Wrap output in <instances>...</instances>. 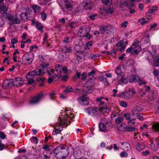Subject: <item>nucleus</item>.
<instances>
[{
	"mask_svg": "<svg viewBox=\"0 0 159 159\" xmlns=\"http://www.w3.org/2000/svg\"><path fill=\"white\" fill-rule=\"evenodd\" d=\"M102 2L103 4L106 5L110 6L112 4V0H102Z\"/></svg>",
	"mask_w": 159,
	"mask_h": 159,
	"instance_id": "nucleus-39",
	"label": "nucleus"
},
{
	"mask_svg": "<svg viewBox=\"0 0 159 159\" xmlns=\"http://www.w3.org/2000/svg\"><path fill=\"white\" fill-rule=\"evenodd\" d=\"M44 96V94L40 93L33 97L30 101V104H35L39 102Z\"/></svg>",
	"mask_w": 159,
	"mask_h": 159,
	"instance_id": "nucleus-8",
	"label": "nucleus"
},
{
	"mask_svg": "<svg viewBox=\"0 0 159 159\" xmlns=\"http://www.w3.org/2000/svg\"><path fill=\"white\" fill-rule=\"evenodd\" d=\"M24 81L22 78L20 77L16 78L15 80L13 81V85L20 86L23 84Z\"/></svg>",
	"mask_w": 159,
	"mask_h": 159,
	"instance_id": "nucleus-19",
	"label": "nucleus"
},
{
	"mask_svg": "<svg viewBox=\"0 0 159 159\" xmlns=\"http://www.w3.org/2000/svg\"><path fill=\"white\" fill-rule=\"evenodd\" d=\"M144 20L145 19L144 18H142L141 19L139 20L138 22H140L142 25H144L146 23V22Z\"/></svg>",
	"mask_w": 159,
	"mask_h": 159,
	"instance_id": "nucleus-62",
	"label": "nucleus"
},
{
	"mask_svg": "<svg viewBox=\"0 0 159 159\" xmlns=\"http://www.w3.org/2000/svg\"><path fill=\"white\" fill-rule=\"evenodd\" d=\"M36 28L42 33L43 32V26L40 22L37 21L36 24L35 25Z\"/></svg>",
	"mask_w": 159,
	"mask_h": 159,
	"instance_id": "nucleus-25",
	"label": "nucleus"
},
{
	"mask_svg": "<svg viewBox=\"0 0 159 159\" xmlns=\"http://www.w3.org/2000/svg\"><path fill=\"white\" fill-rule=\"evenodd\" d=\"M34 55L31 52L25 53L22 57V61L26 65H29L31 64L34 59Z\"/></svg>",
	"mask_w": 159,
	"mask_h": 159,
	"instance_id": "nucleus-4",
	"label": "nucleus"
},
{
	"mask_svg": "<svg viewBox=\"0 0 159 159\" xmlns=\"http://www.w3.org/2000/svg\"><path fill=\"white\" fill-rule=\"evenodd\" d=\"M79 102L80 104L86 105L89 103V99L85 95H83L79 98Z\"/></svg>",
	"mask_w": 159,
	"mask_h": 159,
	"instance_id": "nucleus-15",
	"label": "nucleus"
},
{
	"mask_svg": "<svg viewBox=\"0 0 159 159\" xmlns=\"http://www.w3.org/2000/svg\"><path fill=\"white\" fill-rule=\"evenodd\" d=\"M3 62L4 63H6L7 65H9L10 62L8 61V58L7 57L4 58L3 59Z\"/></svg>",
	"mask_w": 159,
	"mask_h": 159,
	"instance_id": "nucleus-61",
	"label": "nucleus"
},
{
	"mask_svg": "<svg viewBox=\"0 0 159 159\" xmlns=\"http://www.w3.org/2000/svg\"><path fill=\"white\" fill-rule=\"evenodd\" d=\"M121 77V79L118 80V83L119 84H126L127 83V80L123 78L122 76Z\"/></svg>",
	"mask_w": 159,
	"mask_h": 159,
	"instance_id": "nucleus-34",
	"label": "nucleus"
},
{
	"mask_svg": "<svg viewBox=\"0 0 159 159\" xmlns=\"http://www.w3.org/2000/svg\"><path fill=\"white\" fill-rule=\"evenodd\" d=\"M50 97L52 100L54 99L57 97L56 93L54 92H51L50 94Z\"/></svg>",
	"mask_w": 159,
	"mask_h": 159,
	"instance_id": "nucleus-42",
	"label": "nucleus"
},
{
	"mask_svg": "<svg viewBox=\"0 0 159 159\" xmlns=\"http://www.w3.org/2000/svg\"><path fill=\"white\" fill-rule=\"evenodd\" d=\"M31 39H27L25 41L22 40L20 41L21 43H23L24 44L27 43H31Z\"/></svg>",
	"mask_w": 159,
	"mask_h": 159,
	"instance_id": "nucleus-59",
	"label": "nucleus"
},
{
	"mask_svg": "<svg viewBox=\"0 0 159 159\" xmlns=\"http://www.w3.org/2000/svg\"><path fill=\"white\" fill-rule=\"evenodd\" d=\"M100 80L102 81L105 82V84H106L107 85H108L109 84V83L107 81V79L106 78H104V77L102 76L100 77Z\"/></svg>",
	"mask_w": 159,
	"mask_h": 159,
	"instance_id": "nucleus-47",
	"label": "nucleus"
},
{
	"mask_svg": "<svg viewBox=\"0 0 159 159\" xmlns=\"http://www.w3.org/2000/svg\"><path fill=\"white\" fill-rule=\"evenodd\" d=\"M90 30V28L89 26H83L79 30L77 33L78 35L80 37H84L86 33L89 32Z\"/></svg>",
	"mask_w": 159,
	"mask_h": 159,
	"instance_id": "nucleus-9",
	"label": "nucleus"
},
{
	"mask_svg": "<svg viewBox=\"0 0 159 159\" xmlns=\"http://www.w3.org/2000/svg\"><path fill=\"white\" fill-rule=\"evenodd\" d=\"M130 2L129 3H128L127 2H124L123 1H122L121 2V7L125 6L128 7L130 9L129 13L131 14L135 12L134 9V8H132L134 7V5L133 3L132 2Z\"/></svg>",
	"mask_w": 159,
	"mask_h": 159,
	"instance_id": "nucleus-12",
	"label": "nucleus"
},
{
	"mask_svg": "<svg viewBox=\"0 0 159 159\" xmlns=\"http://www.w3.org/2000/svg\"><path fill=\"white\" fill-rule=\"evenodd\" d=\"M133 50L132 51V53L133 54H137L141 50V48L139 45H137V46L133 47Z\"/></svg>",
	"mask_w": 159,
	"mask_h": 159,
	"instance_id": "nucleus-24",
	"label": "nucleus"
},
{
	"mask_svg": "<svg viewBox=\"0 0 159 159\" xmlns=\"http://www.w3.org/2000/svg\"><path fill=\"white\" fill-rule=\"evenodd\" d=\"M86 111L89 115L92 116H96L98 114V109L96 107L88 108L86 109Z\"/></svg>",
	"mask_w": 159,
	"mask_h": 159,
	"instance_id": "nucleus-16",
	"label": "nucleus"
},
{
	"mask_svg": "<svg viewBox=\"0 0 159 159\" xmlns=\"http://www.w3.org/2000/svg\"><path fill=\"white\" fill-rule=\"evenodd\" d=\"M41 14L42 20L45 21L47 18V14L44 12H42Z\"/></svg>",
	"mask_w": 159,
	"mask_h": 159,
	"instance_id": "nucleus-51",
	"label": "nucleus"
},
{
	"mask_svg": "<svg viewBox=\"0 0 159 159\" xmlns=\"http://www.w3.org/2000/svg\"><path fill=\"white\" fill-rule=\"evenodd\" d=\"M18 42V39L16 38H13L11 39V42L12 44H15Z\"/></svg>",
	"mask_w": 159,
	"mask_h": 159,
	"instance_id": "nucleus-58",
	"label": "nucleus"
},
{
	"mask_svg": "<svg viewBox=\"0 0 159 159\" xmlns=\"http://www.w3.org/2000/svg\"><path fill=\"white\" fill-rule=\"evenodd\" d=\"M55 69L57 73L60 74L58 76L60 77L61 74L66 73L67 72V69L66 67L63 66L60 64L57 65L56 66Z\"/></svg>",
	"mask_w": 159,
	"mask_h": 159,
	"instance_id": "nucleus-11",
	"label": "nucleus"
},
{
	"mask_svg": "<svg viewBox=\"0 0 159 159\" xmlns=\"http://www.w3.org/2000/svg\"><path fill=\"white\" fill-rule=\"evenodd\" d=\"M122 148L125 151H128L130 149V145L127 142H124L122 143Z\"/></svg>",
	"mask_w": 159,
	"mask_h": 159,
	"instance_id": "nucleus-26",
	"label": "nucleus"
},
{
	"mask_svg": "<svg viewBox=\"0 0 159 159\" xmlns=\"http://www.w3.org/2000/svg\"><path fill=\"white\" fill-rule=\"evenodd\" d=\"M157 10V7L156 6H154L152 7L149 11V12L153 14Z\"/></svg>",
	"mask_w": 159,
	"mask_h": 159,
	"instance_id": "nucleus-44",
	"label": "nucleus"
},
{
	"mask_svg": "<svg viewBox=\"0 0 159 159\" xmlns=\"http://www.w3.org/2000/svg\"><path fill=\"white\" fill-rule=\"evenodd\" d=\"M150 148L153 151H156L159 146V139L157 138L152 139L151 141Z\"/></svg>",
	"mask_w": 159,
	"mask_h": 159,
	"instance_id": "nucleus-10",
	"label": "nucleus"
},
{
	"mask_svg": "<svg viewBox=\"0 0 159 159\" xmlns=\"http://www.w3.org/2000/svg\"><path fill=\"white\" fill-rule=\"evenodd\" d=\"M64 92L66 93H70L71 92H76L75 91L73 88L70 86H67L66 88L63 91Z\"/></svg>",
	"mask_w": 159,
	"mask_h": 159,
	"instance_id": "nucleus-32",
	"label": "nucleus"
},
{
	"mask_svg": "<svg viewBox=\"0 0 159 159\" xmlns=\"http://www.w3.org/2000/svg\"><path fill=\"white\" fill-rule=\"evenodd\" d=\"M93 45V43L92 41H90L88 42L86 44V46L85 47V49H89L90 48V47H91Z\"/></svg>",
	"mask_w": 159,
	"mask_h": 159,
	"instance_id": "nucleus-41",
	"label": "nucleus"
},
{
	"mask_svg": "<svg viewBox=\"0 0 159 159\" xmlns=\"http://www.w3.org/2000/svg\"><path fill=\"white\" fill-rule=\"evenodd\" d=\"M74 116L73 109H65L64 112L60 115L57 123L54 126V129L52 133V135H55L59 134L63 127H66L70 124Z\"/></svg>",
	"mask_w": 159,
	"mask_h": 159,
	"instance_id": "nucleus-1",
	"label": "nucleus"
},
{
	"mask_svg": "<svg viewBox=\"0 0 159 159\" xmlns=\"http://www.w3.org/2000/svg\"><path fill=\"white\" fill-rule=\"evenodd\" d=\"M148 99L150 101L153 100L155 99L157 97L156 92L155 91H154L150 92L148 95Z\"/></svg>",
	"mask_w": 159,
	"mask_h": 159,
	"instance_id": "nucleus-21",
	"label": "nucleus"
},
{
	"mask_svg": "<svg viewBox=\"0 0 159 159\" xmlns=\"http://www.w3.org/2000/svg\"><path fill=\"white\" fill-rule=\"evenodd\" d=\"M123 121V118L122 117L117 118L116 120V122L117 124H119L121 123Z\"/></svg>",
	"mask_w": 159,
	"mask_h": 159,
	"instance_id": "nucleus-50",
	"label": "nucleus"
},
{
	"mask_svg": "<svg viewBox=\"0 0 159 159\" xmlns=\"http://www.w3.org/2000/svg\"><path fill=\"white\" fill-rule=\"evenodd\" d=\"M152 128L154 130L159 131V123H155L153 124Z\"/></svg>",
	"mask_w": 159,
	"mask_h": 159,
	"instance_id": "nucleus-37",
	"label": "nucleus"
},
{
	"mask_svg": "<svg viewBox=\"0 0 159 159\" xmlns=\"http://www.w3.org/2000/svg\"><path fill=\"white\" fill-rule=\"evenodd\" d=\"M146 53L149 54V55L152 56L153 59V62L154 65L155 66H159V55H152L151 53L149 51L146 52Z\"/></svg>",
	"mask_w": 159,
	"mask_h": 159,
	"instance_id": "nucleus-13",
	"label": "nucleus"
},
{
	"mask_svg": "<svg viewBox=\"0 0 159 159\" xmlns=\"http://www.w3.org/2000/svg\"><path fill=\"white\" fill-rule=\"evenodd\" d=\"M99 56H100L98 54H91L90 55L89 57L90 58L94 59L97 57H99Z\"/></svg>",
	"mask_w": 159,
	"mask_h": 159,
	"instance_id": "nucleus-43",
	"label": "nucleus"
},
{
	"mask_svg": "<svg viewBox=\"0 0 159 159\" xmlns=\"http://www.w3.org/2000/svg\"><path fill=\"white\" fill-rule=\"evenodd\" d=\"M139 80L140 77L139 76H135L134 75H131L129 78V81L130 83L137 81L138 80Z\"/></svg>",
	"mask_w": 159,
	"mask_h": 159,
	"instance_id": "nucleus-23",
	"label": "nucleus"
},
{
	"mask_svg": "<svg viewBox=\"0 0 159 159\" xmlns=\"http://www.w3.org/2000/svg\"><path fill=\"white\" fill-rule=\"evenodd\" d=\"M124 117L127 120V123H129L132 122V120L130 119V114L128 113H126L123 115Z\"/></svg>",
	"mask_w": 159,
	"mask_h": 159,
	"instance_id": "nucleus-29",
	"label": "nucleus"
},
{
	"mask_svg": "<svg viewBox=\"0 0 159 159\" xmlns=\"http://www.w3.org/2000/svg\"><path fill=\"white\" fill-rule=\"evenodd\" d=\"M100 130L102 132L107 131V129L104 124L102 123H100L99 125Z\"/></svg>",
	"mask_w": 159,
	"mask_h": 159,
	"instance_id": "nucleus-28",
	"label": "nucleus"
},
{
	"mask_svg": "<svg viewBox=\"0 0 159 159\" xmlns=\"http://www.w3.org/2000/svg\"><path fill=\"white\" fill-rule=\"evenodd\" d=\"M31 7L34 10L35 13H39L40 10V7L38 5H32Z\"/></svg>",
	"mask_w": 159,
	"mask_h": 159,
	"instance_id": "nucleus-30",
	"label": "nucleus"
},
{
	"mask_svg": "<svg viewBox=\"0 0 159 159\" xmlns=\"http://www.w3.org/2000/svg\"><path fill=\"white\" fill-rule=\"evenodd\" d=\"M121 157H126L128 156L127 153L125 152H122L120 154Z\"/></svg>",
	"mask_w": 159,
	"mask_h": 159,
	"instance_id": "nucleus-63",
	"label": "nucleus"
},
{
	"mask_svg": "<svg viewBox=\"0 0 159 159\" xmlns=\"http://www.w3.org/2000/svg\"><path fill=\"white\" fill-rule=\"evenodd\" d=\"M69 39L70 38L69 37H66L64 38V39L62 40V41L64 43H68L70 42L69 41Z\"/></svg>",
	"mask_w": 159,
	"mask_h": 159,
	"instance_id": "nucleus-64",
	"label": "nucleus"
},
{
	"mask_svg": "<svg viewBox=\"0 0 159 159\" xmlns=\"http://www.w3.org/2000/svg\"><path fill=\"white\" fill-rule=\"evenodd\" d=\"M115 72L119 76L118 77L120 76H122L123 75V73L122 72L121 66L119 67L116 69Z\"/></svg>",
	"mask_w": 159,
	"mask_h": 159,
	"instance_id": "nucleus-27",
	"label": "nucleus"
},
{
	"mask_svg": "<svg viewBox=\"0 0 159 159\" xmlns=\"http://www.w3.org/2000/svg\"><path fill=\"white\" fill-rule=\"evenodd\" d=\"M139 41L137 39H135L134 40V41L132 45V46L133 47L137 46V45H139Z\"/></svg>",
	"mask_w": 159,
	"mask_h": 159,
	"instance_id": "nucleus-49",
	"label": "nucleus"
},
{
	"mask_svg": "<svg viewBox=\"0 0 159 159\" xmlns=\"http://www.w3.org/2000/svg\"><path fill=\"white\" fill-rule=\"evenodd\" d=\"M96 72L94 70H92L91 72H89L88 74V76L90 80H92V78H93L94 75L95 74Z\"/></svg>",
	"mask_w": 159,
	"mask_h": 159,
	"instance_id": "nucleus-33",
	"label": "nucleus"
},
{
	"mask_svg": "<svg viewBox=\"0 0 159 159\" xmlns=\"http://www.w3.org/2000/svg\"><path fill=\"white\" fill-rule=\"evenodd\" d=\"M2 13V16L8 20L9 23L10 25L12 24H18L20 22L19 19L15 15L11 16V14L6 13V12Z\"/></svg>",
	"mask_w": 159,
	"mask_h": 159,
	"instance_id": "nucleus-3",
	"label": "nucleus"
},
{
	"mask_svg": "<svg viewBox=\"0 0 159 159\" xmlns=\"http://www.w3.org/2000/svg\"><path fill=\"white\" fill-rule=\"evenodd\" d=\"M81 154L80 152L79 151H75L74 152V155L76 158H78Z\"/></svg>",
	"mask_w": 159,
	"mask_h": 159,
	"instance_id": "nucleus-48",
	"label": "nucleus"
},
{
	"mask_svg": "<svg viewBox=\"0 0 159 159\" xmlns=\"http://www.w3.org/2000/svg\"><path fill=\"white\" fill-rule=\"evenodd\" d=\"M136 149L139 151H140L142 150L144 148L143 146L139 144V143L137 144L136 145Z\"/></svg>",
	"mask_w": 159,
	"mask_h": 159,
	"instance_id": "nucleus-40",
	"label": "nucleus"
},
{
	"mask_svg": "<svg viewBox=\"0 0 159 159\" xmlns=\"http://www.w3.org/2000/svg\"><path fill=\"white\" fill-rule=\"evenodd\" d=\"M135 93V91L133 88H131L124 92L119 93L117 96L125 99H129L132 97L133 94Z\"/></svg>",
	"mask_w": 159,
	"mask_h": 159,
	"instance_id": "nucleus-7",
	"label": "nucleus"
},
{
	"mask_svg": "<svg viewBox=\"0 0 159 159\" xmlns=\"http://www.w3.org/2000/svg\"><path fill=\"white\" fill-rule=\"evenodd\" d=\"M105 11H106V10L103 8L101 9L100 10V12L101 14L105 16H106L107 14L106 13V12Z\"/></svg>",
	"mask_w": 159,
	"mask_h": 159,
	"instance_id": "nucleus-60",
	"label": "nucleus"
},
{
	"mask_svg": "<svg viewBox=\"0 0 159 159\" xmlns=\"http://www.w3.org/2000/svg\"><path fill=\"white\" fill-rule=\"evenodd\" d=\"M141 112V108L139 107H136L134 108L131 111L132 116L134 117H138L140 115Z\"/></svg>",
	"mask_w": 159,
	"mask_h": 159,
	"instance_id": "nucleus-17",
	"label": "nucleus"
},
{
	"mask_svg": "<svg viewBox=\"0 0 159 159\" xmlns=\"http://www.w3.org/2000/svg\"><path fill=\"white\" fill-rule=\"evenodd\" d=\"M105 11L107 14H111L113 12L114 10L112 8H109L106 11Z\"/></svg>",
	"mask_w": 159,
	"mask_h": 159,
	"instance_id": "nucleus-56",
	"label": "nucleus"
},
{
	"mask_svg": "<svg viewBox=\"0 0 159 159\" xmlns=\"http://www.w3.org/2000/svg\"><path fill=\"white\" fill-rule=\"evenodd\" d=\"M45 73V71L41 69H37L34 70L30 71L26 76L27 79L33 78L35 75L38 76L43 75Z\"/></svg>",
	"mask_w": 159,
	"mask_h": 159,
	"instance_id": "nucleus-5",
	"label": "nucleus"
},
{
	"mask_svg": "<svg viewBox=\"0 0 159 159\" xmlns=\"http://www.w3.org/2000/svg\"><path fill=\"white\" fill-rule=\"evenodd\" d=\"M72 52V50L70 48H67L66 47H64L63 50V54L59 56V60L62 61L67 58L69 53Z\"/></svg>",
	"mask_w": 159,
	"mask_h": 159,
	"instance_id": "nucleus-6",
	"label": "nucleus"
},
{
	"mask_svg": "<svg viewBox=\"0 0 159 159\" xmlns=\"http://www.w3.org/2000/svg\"><path fill=\"white\" fill-rule=\"evenodd\" d=\"M49 64L48 63H43L42 64L40 65V66L42 68L43 70H45V69L48 66Z\"/></svg>",
	"mask_w": 159,
	"mask_h": 159,
	"instance_id": "nucleus-46",
	"label": "nucleus"
},
{
	"mask_svg": "<svg viewBox=\"0 0 159 159\" xmlns=\"http://www.w3.org/2000/svg\"><path fill=\"white\" fill-rule=\"evenodd\" d=\"M68 148L65 145L57 147L54 150L53 154L58 159L65 158L69 154Z\"/></svg>",
	"mask_w": 159,
	"mask_h": 159,
	"instance_id": "nucleus-2",
	"label": "nucleus"
},
{
	"mask_svg": "<svg viewBox=\"0 0 159 159\" xmlns=\"http://www.w3.org/2000/svg\"><path fill=\"white\" fill-rule=\"evenodd\" d=\"M84 6V8L88 9H91L93 7L92 5L87 3H85V4Z\"/></svg>",
	"mask_w": 159,
	"mask_h": 159,
	"instance_id": "nucleus-45",
	"label": "nucleus"
},
{
	"mask_svg": "<svg viewBox=\"0 0 159 159\" xmlns=\"http://www.w3.org/2000/svg\"><path fill=\"white\" fill-rule=\"evenodd\" d=\"M107 107L106 106H105L103 107H100L99 108L98 110L101 113L103 114L107 112Z\"/></svg>",
	"mask_w": 159,
	"mask_h": 159,
	"instance_id": "nucleus-35",
	"label": "nucleus"
},
{
	"mask_svg": "<svg viewBox=\"0 0 159 159\" xmlns=\"http://www.w3.org/2000/svg\"><path fill=\"white\" fill-rule=\"evenodd\" d=\"M13 79L6 80L3 82L2 87L4 89L9 88L13 85Z\"/></svg>",
	"mask_w": 159,
	"mask_h": 159,
	"instance_id": "nucleus-14",
	"label": "nucleus"
},
{
	"mask_svg": "<svg viewBox=\"0 0 159 159\" xmlns=\"http://www.w3.org/2000/svg\"><path fill=\"white\" fill-rule=\"evenodd\" d=\"M125 127H124L122 125H121L118 127V129L120 131H125Z\"/></svg>",
	"mask_w": 159,
	"mask_h": 159,
	"instance_id": "nucleus-52",
	"label": "nucleus"
},
{
	"mask_svg": "<svg viewBox=\"0 0 159 159\" xmlns=\"http://www.w3.org/2000/svg\"><path fill=\"white\" fill-rule=\"evenodd\" d=\"M119 105L122 107L126 108L127 107V103L123 101H121L119 102Z\"/></svg>",
	"mask_w": 159,
	"mask_h": 159,
	"instance_id": "nucleus-38",
	"label": "nucleus"
},
{
	"mask_svg": "<svg viewBox=\"0 0 159 159\" xmlns=\"http://www.w3.org/2000/svg\"><path fill=\"white\" fill-rule=\"evenodd\" d=\"M38 48V47L36 45H34L33 46H30V51H34V49L36 50Z\"/></svg>",
	"mask_w": 159,
	"mask_h": 159,
	"instance_id": "nucleus-53",
	"label": "nucleus"
},
{
	"mask_svg": "<svg viewBox=\"0 0 159 159\" xmlns=\"http://www.w3.org/2000/svg\"><path fill=\"white\" fill-rule=\"evenodd\" d=\"M125 131H127L129 132H132L134 131L136 128L134 127H131L129 126H125Z\"/></svg>",
	"mask_w": 159,
	"mask_h": 159,
	"instance_id": "nucleus-36",
	"label": "nucleus"
},
{
	"mask_svg": "<svg viewBox=\"0 0 159 159\" xmlns=\"http://www.w3.org/2000/svg\"><path fill=\"white\" fill-rule=\"evenodd\" d=\"M6 137V135L5 134L2 132L0 131V137L2 139H4Z\"/></svg>",
	"mask_w": 159,
	"mask_h": 159,
	"instance_id": "nucleus-57",
	"label": "nucleus"
},
{
	"mask_svg": "<svg viewBox=\"0 0 159 159\" xmlns=\"http://www.w3.org/2000/svg\"><path fill=\"white\" fill-rule=\"evenodd\" d=\"M4 0H0V13H4L6 12L8 10V7L3 4Z\"/></svg>",
	"mask_w": 159,
	"mask_h": 159,
	"instance_id": "nucleus-20",
	"label": "nucleus"
},
{
	"mask_svg": "<svg viewBox=\"0 0 159 159\" xmlns=\"http://www.w3.org/2000/svg\"><path fill=\"white\" fill-rule=\"evenodd\" d=\"M75 57L78 61H82L84 58L83 57V54L82 53L80 52H77L75 54Z\"/></svg>",
	"mask_w": 159,
	"mask_h": 159,
	"instance_id": "nucleus-22",
	"label": "nucleus"
},
{
	"mask_svg": "<svg viewBox=\"0 0 159 159\" xmlns=\"http://www.w3.org/2000/svg\"><path fill=\"white\" fill-rule=\"evenodd\" d=\"M65 2L66 8L67 9L68 11H71L73 8L72 6L68 2H66V0H64Z\"/></svg>",
	"mask_w": 159,
	"mask_h": 159,
	"instance_id": "nucleus-31",
	"label": "nucleus"
},
{
	"mask_svg": "<svg viewBox=\"0 0 159 159\" xmlns=\"http://www.w3.org/2000/svg\"><path fill=\"white\" fill-rule=\"evenodd\" d=\"M94 85L93 83L90 81H88L85 84V87H86L87 89L85 90L86 93H90L92 92L93 90L91 89V88Z\"/></svg>",
	"mask_w": 159,
	"mask_h": 159,
	"instance_id": "nucleus-18",
	"label": "nucleus"
},
{
	"mask_svg": "<svg viewBox=\"0 0 159 159\" xmlns=\"http://www.w3.org/2000/svg\"><path fill=\"white\" fill-rule=\"evenodd\" d=\"M31 141L32 143H35L37 144L38 143V139L36 137H33L31 139Z\"/></svg>",
	"mask_w": 159,
	"mask_h": 159,
	"instance_id": "nucleus-54",
	"label": "nucleus"
},
{
	"mask_svg": "<svg viewBox=\"0 0 159 159\" xmlns=\"http://www.w3.org/2000/svg\"><path fill=\"white\" fill-rule=\"evenodd\" d=\"M128 24L127 21H124L123 23L121 24V28H125L127 26V25Z\"/></svg>",
	"mask_w": 159,
	"mask_h": 159,
	"instance_id": "nucleus-55",
	"label": "nucleus"
}]
</instances>
